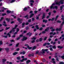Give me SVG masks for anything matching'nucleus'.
<instances>
[{"label": "nucleus", "mask_w": 64, "mask_h": 64, "mask_svg": "<svg viewBox=\"0 0 64 64\" xmlns=\"http://www.w3.org/2000/svg\"><path fill=\"white\" fill-rule=\"evenodd\" d=\"M50 35H52L53 34V35H54L56 34V33L54 32V33H53V32H51L50 33Z\"/></svg>", "instance_id": "nucleus-17"}, {"label": "nucleus", "mask_w": 64, "mask_h": 64, "mask_svg": "<svg viewBox=\"0 0 64 64\" xmlns=\"http://www.w3.org/2000/svg\"><path fill=\"white\" fill-rule=\"evenodd\" d=\"M36 29H39V28H38V25H36Z\"/></svg>", "instance_id": "nucleus-33"}, {"label": "nucleus", "mask_w": 64, "mask_h": 64, "mask_svg": "<svg viewBox=\"0 0 64 64\" xmlns=\"http://www.w3.org/2000/svg\"><path fill=\"white\" fill-rule=\"evenodd\" d=\"M64 5H62V6H61L60 8V9L61 10H62V9H63V7L64 6Z\"/></svg>", "instance_id": "nucleus-29"}, {"label": "nucleus", "mask_w": 64, "mask_h": 64, "mask_svg": "<svg viewBox=\"0 0 64 64\" xmlns=\"http://www.w3.org/2000/svg\"><path fill=\"white\" fill-rule=\"evenodd\" d=\"M19 29L18 28H17V29L16 32L14 33V35H16V34H17V32L19 31Z\"/></svg>", "instance_id": "nucleus-12"}, {"label": "nucleus", "mask_w": 64, "mask_h": 64, "mask_svg": "<svg viewBox=\"0 0 64 64\" xmlns=\"http://www.w3.org/2000/svg\"><path fill=\"white\" fill-rule=\"evenodd\" d=\"M10 28V27H8V28L6 27V30H8V29H9Z\"/></svg>", "instance_id": "nucleus-45"}, {"label": "nucleus", "mask_w": 64, "mask_h": 64, "mask_svg": "<svg viewBox=\"0 0 64 64\" xmlns=\"http://www.w3.org/2000/svg\"><path fill=\"white\" fill-rule=\"evenodd\" d=\"M3 25H4V26H7V24H6V22L5 21H4L3 22Z\"/></svg>", "instance_id": "nucleus-14"}, {"label": "nucleus", "mask_w": 64, "mask_h": 64, "mask_svg": "<svg viewBox=\"0 0 64 64\" xmlns=\"http://www.w3.org/2000/svg\"><path fill=\"white\" fill-rule=\"evenodd\" d=\"M10 41L11 42H14V41L13 40H10Z\"/></svg>", "instance_id": "nucleus-57"}, {"label": "nucleus", "mask_w": 64, "mask_h": 64, "mask_svg": "<svg viewBox=\"0 0 64 64\" xmlns=\"http://www.w3.org/2000/svg\"><path fill=\"white\" fill-rule=\"evenodd\" d=\"M55 5V4L54 3L52 4V5L50 7V8L51 9H52V8H53V9H57L58 8V7H57V6H55L54 7H53V5Z\"/></svg>", "instance_id": "nucleus-2"}, {"label": "nucleus", "mask_w": 64, "mask_h": 64, "mask_svg": "<svg viewBox=\"0 0 64 64\" xmlns=\"http://www.w3.org/2000/svg\"><path fill=\"white\" fill-rule=\"evenodd\" d=\"M17 20L18 21H19V22L21 23H22V19H20V18H18L17 19Z\"/></svg>", "instance_id": "nucleus-8"}, {"label": "nucleus", "mask_w": 64, "mask_h": 64, "mask_svg": "<svg viewBox=\"0 0 64 64\" xmlns=\"http://www.w3.org/2000/svg\"><path fill=\"white\" fill-rule=\"evenodd\" d=\"M7 35H8L9 37H10V34H9V33H8L7 34Z\"/></svg>", "instance_id": "nucleus-35"}, {"label": "nucleus", "mask_w": 64, "mask_h": 64, "mask_svg": "<svg viewBox=\"0 0 64 64\" xmlns=\"http://www.w3.org/2000/svg\"><path fill=\"white\" fill-rule=\"evenodd\" d=\"M59 17V16H56V17L55 19V20H56L58 19V18Z\"/></svg>", "instance_id": "nucleus-27"}, {"label": "nucleus", "mask_w": 64, "mask_h": 64, "mask_svg": "<svg viewBox=\"0 0 64 64\" xmlns=\"http://www.w3.org/2000/svg\"><path fill=\"white\" fill-rule=\"evenodd\" d=\"M20 53V54H25V52H21Z\"/></svg>", "instance_id": "nucleus-20"}, {"label": "nucleus", "mask_w": 64, "mask_h": 64, "mask_svg": "<svg viewBox=\"0 0 64 64\" xmlns=\"http://www.w3.org/2000/svg\"><path fill=\"white\" fill-rule=\"evenodd\" d=\"M17 26H18L17 25H16L15 26L14 28H12V30H11L9 32V33H11L12 32V31H13V32H15V29H16Z\"/></svg>", "instance_id": "nucleus-4"}, {"label": "nucleus", "mask_w": 64, "mask_h": 64, "mask_svg": "<svg viewBox=\"0 0 64 64\" xmlns=\"http://www.w3.org/2000/svg\"><path fill=\"white\" fill-rule=\"evenodd\" d=\"M54 20V18H52V19L51 20V21H53V20Z\"/></svg>", "instance_id": "nucleus-55"}, {"label": "nucleus", "mask_w": 64, "mask_h": 64, "mask_svg": "<svg viewBox=\"0 0 64 64\" xmlns=\"http://www.w3.org/2000/svg\"><path fill=\"white\" fill-rule=\"evenodd\" d=\"M30 2H32V3H34V1L33 0H30Z\"/></svg>", "instance_id": "nucleus-52"}, {"label": "nucleus", "mask_w": 64, "mask_h": 64, "mask_svg": "<svg viewBox=\"0 0 64 64\" xmlns=\"http://www.w3.org/2000/svg\"><path fill=\"white\" fill-rule=\"evenodd\" d=\"M52 47V48H53L54 49H55L56 48V46H53Z\"/></svg>", "instance_id": "nucleus-34"}, {"label": "nucleus", "mask_w": 64, "mask_h": 64, "mask_svg": "<svg viewBox=\"0 0 64 64\" xmlns=\"http://www.w3.org/2000/svg\"><path fill=\"white\" fill-rule=\"evenodd\" d=\"M3 44V42H2V41H0V45H2Z\"/></svg>", "instance_id": "nucleus-32"}, {"label": "nucleus", "mask_w": 64, "mask_h": 64, "mask_svg": "<svg viewBox=\"0 0 64 64\" xmlns=\"http://www.w3.org/2000/svg\"><path fill=\"white\" fill-rule=\"evenodd\" d=\"M42 40V38H40V39L39 40L40 41H41Z\"/></svg>", "instance_id": "nucleus-59"}, {"label": "nucleus", "mask_w": 64, "mask_h": 64, "mask_svg": "<svg viewBox=\"0 0 64 64\" xmlns=\"http://www.w3.org/2000/svg\"><path fill=\"white\" fill-rule=\"evenodd\" d=\"M27 38L26 37H24L23 38V39L22 40V41H24V40H26L27 39Z\"/></svg>", "instance_id": "nucleus-15"}, {"label": "nucleus", "mask_w": 64, "mask_h": 64, "mask_svg": "<svg viewBox=\"0 0 64 64\" xmlns=\"http://www.w3.org/2000/svg\"><path fill=\"white\" fill-rule=\"evenodd\" d=\"M34 56V54H32H32H29L28 55V56H29V57H31V56Z\"/></svg>", "instance_id": "nucleus-38"}, {"label": "nucleus", "mask_w": 64, "mask_h": 64, "mask_svg": "<svg viewBox=\"0 0 64 64\" xmlns=\"http://www.w3.org/2000/svg\"><path fill=\"white\" fill-rule=\"evenodd\" d=\"M2 19H3V17H2L1 18L0 20V21H2Z\"/></svg>", "instance_id": "nucleus-56"}, {"label": "nucleus", "mask_w": 64, "mask_h": 64, "mask_svg": "<svg viewBox=\"0 0 64 64\" xmlns=\"http://www.w3.org/2000/svg\"><path fill=\"white\" fill-rule=\"evenodd\" d=\"M2 62H3V63H4V62H6V60L5 59H3L2 60Z\"/></svg>", "instance_id": "nucleus-22"}, {"label": "nucleus", "mask_w": 64, "mask_h": 64, "mask_svg": "<svg viewBox=\"0 0 64 64\" xmlns=\"http://www.w3.org/2000/svg\"><path fill=\"white\" fill-rule=\"evenodd\" d=\"M17 54H18V52H15L13 54V55H16Z\"/></svg>", "instance_id": "nucleus-23"}, {"label": "nucleus", "mask_w": 64, "mask_h": 64, "mask_svg": "<svg viewBox=\"0 0 64 64\" xmlns=\"http://www.w3.org/2000/svg\"><path fill=\"white\" fill-rule=\"evenodd\" d=\"M5 50L6 51V52H8L9 51V48H5Z\"/></svg>", "instance_id": "nucleus-19"}, {"label": "nucleus", "mask_w": 64, "mask_h": 64, "mask_svg": "<svg viewBox=\"0 0 64 64\" xmlns=\"http://www.w3.org/2000/svg\"><path fill=\"white\" fill-rule=\"evenodd\" d=\"M23 36V34H21L20 35V36L19 37H18L16 39V40H18L20 39V37H22Z\"/></svg>", "instance_id": "nucleus-10"}, {"label": "nucleus", "mask_w": 64, "mask_h": 64, "mask_svg": "<svg viewBox=\"0 0 64 64\" xmlns=\"http://www.w3.org/2000/svg\"><path fill=\"white\" fill-rule=\"evenodd\" d=\"M26 30H28V29H29V27H28V26H27L26 27Z\"/></svg>", "instance_id": "nucleus-44"}, {"label": "nucleus", "mask_w": 64, "mask_h": 64, "mask_svg": "<svg viewBox=\"0 0 64 64\" xmlns=\"http://www.w3.org/2000/svg\"><path fill=\"white\" fill-rule=\"evenodd\" d=\"M42 27H45V25H42Z\"/></svg>", "instance_id": "nucleus-62"}, {"label": "nucleus", "mask_w": 64, "mask_h": 64, "mask_svg": "<svg viewBox=\"0 0 64 64\" xmlns=\"http://www.w3.org/2000/svg\"><path fill=\"white\" fill-rule=\"evenodd\" d=\"M51 62H52V63H54V64H55V63H56V62L55 61H54L53 62L52 61Z\"/></svg>", "instance_id": "nucleus-51"}, {"label": "nucleus", "mask_w": 64, "mask_h": 64, "mask_svg": "<svg viewBox=\"0 0 64 64\" xmlns=\"http://www.w3.org/2000/svg\"><path fill=\"white\" fill-rule=\"evenodd\" d=\"M25 18H26V19H28V15H27L26 16H24Z\"/></svg>", "instance_id": "nucleus-41"}, {"label": "nucleus", "mask_w": 64, "mask_h": 64, "mask_svg": "<svg viewBox=\"0 0 64 64\" xmlns=\"http://www.w3.org/2000/svg\"><path fill=\"white\" fill-rule=\"evenodd\" d=\"M6 15V14H2V16H4V15Z\"/></svg>", "instance_id": "nucleus-63"}, {"label": "nucleus", "mask_w": 64, "mask_h": 64, "mask_svg": "<svg viewBox=\"0 0 64 64\" xmlns=\"http://www.w3.org/2000/svg\"><path fill=\"white\" fill-rule=\"evenodd\" d=\"M24 11H26V10H27V8H25L24 9Z\"/></svg>", "instance_id": "nucleus-40"}, {"label": "nucleus", "mask_w": 64, "mask_h": 64, "mask_svg": "<svg viewBox=\"0 0 64 64\" xmlns=\"http://www.w3.org/2000/svg\"><path fill=\"white\" fill-rule=\"evenodd\" d=\"M32 39L33 40H35V39H36V38L35 37H33V38H32Z\"/></svg>", "instance_id": "nucleus-43"}, {"label": "nucleus", "mask_w": 64, "mask_h": 64, "mask_svg": "<svg viewBox=\"0 0 64 64\" xmlns=\"http://www.w3.org/2000/svg\"><path fill=\"white\" fill-rule=\"evenodd\" d=\"M61 58L63 59H64V56H61Z\"/></svg>", "instance_id": "nucleus-48"}, {"label": "nucleus", "mask_w": 64, "mask_h": 64, "mask_svg": "<svg viewBox=\"0 0 64 64\" xmlns=\"http://www.w3.org/2000/svg\"><path fill=\"white\" fill-rule=\"evenodd\" d=\"M48 50V49H42V52H41L42 54H44L45 53V51H47Z\"/></svg>", "instance_id": "nucleus-6"}, {"label": "nucleus", "mask_w": 64, "mask_h": 64, "mask_svg": "<svg viewBox=\"0 0 64 64\" xmlns=\"http://www.w3.org/2000/svg\"><path fill=\"white\" fill-rule=\"evenodd\" d=\"M32 35V33L29 32L27 34V35H28L29 36H31Z\"/></svg>", "instance_id": "nucleus-13"}, {"label": "nucleus", "mask_w": 64, "mask_h": 64, "mask_svg": "<svg viewBox=\"0 0 64 64\" xmlns=\"http://www.w3.org/2000/svg\"><path fill=\"white\" fill-rule=\"evenodd\" d=\"M45 14L44 13L42 16V19H44V18H45Z\"/></svg>", "instance_id": "nucleus-16"}, {"label": "nucleus", "mask_w": 64, "mask_h": 64, "mask_svg": "<svg viewBox=\"0 0 64 64\" xmlns=\"http://www.w3.org/2000/svg\"><path fill=\"white\" fill-rule=\"evenodd\" d=\"M50 51H53V49H52V48H50Z\"/></svg>", "instance_id": "nucleus-47"}, {"label": "nucleus", "mask_w": 64, "mask_h": 64, "mask_svg": "<svg viewBox=\"0 0 64 64\" xmlns=\"http://www.w3.org/2000/svg\"><path fill=\"white\" fill-rule=\"evenodd\" d=\"M17 59L18 60H20V57L19 56L17 58Z\"/></svg>", "instance_id": "nucleus-31"}, {"label": "nucleus", "mask_w": 64, "mask_h": 64, "mask_svg": "<svg viewBox=\"0 0 64 64\" xmlns=\"http://www.w3.org/2000/svg\"><path fill=\"white\" fill-rule=\"evenodd\" d=\"M6 20L8 21V22H9L10 20V18H6Z\"/></svg>", "instance_id": "nucleus-28"}, {"label": "nucleus", "mask_w": 64, "mask_h": 64, "mask_svg": "<svg viewBox=\"0 0 64 64\" xmlns=\"http://www.w3.org/2000/svg\"><path fill=\"white\" fill-rule=\"evenodd\" d=\"M37 12H38V11L37 10L34 11V13H37Z\"/></svg>", "instance_id": "nucleus-61"}, {"label": "nucleus", "mask_w": 64, "mask_h": 64, "mask_svg": "<svg viewBox=\"0 0 64 64\" xmlns=\"http://www.w3.org/2000/svg\"><path fill=\"white\" fill-rule=\"evenodd\" d=\"M28 22H31V20L30 19L28 20Z\"/></svg>", "instance_id": "nucleus-42"}, {"label": "nucleus", "mask_w": 64, "mask_h": 64, "mask_svg": "<svg viewBox=\"0 0 64 64\" xmlns=\"http://www.w3.org/2000/svg\"><path fill=\"white\" fill-rule=\"evenodd\" d=\"M53 12L54 13H56V10H54Z\"/></svg>", "instance_id": "nucleus-64"}, {"label": "nucleus", "mask_w": 64, "mask_h": 64, "mask_svg": "<svg viewBox=\"0 0 64 64\" xmlns=\"http://www.w3.org/2000/svg\"><path fill=\"white\" fill-rule=\"evenodd\" d=\"M49 29H50V28L49 27L47 28L45 30V31H44L42 32V34H44V33H46V31H48V30H49Z\"/></svg>", "instance_id": "nucleus-5"}, {"label": "nucleus", "mask_w": 64, "mask_h": 64, "mask_svg": "<svg viewBox=\"0 0 64 64\" xmlns=\"http://www.w3.org/2000/svg\"><path fill=\"white\" fill-rule=\"evenodd\" d=\"M61 38H62V41H63V40H64V34H62V37H60L59 39H61Z\"/></svg>", "instance_id": "nucleus-11"}, {"label": "nucleus", "mask_w": 64, "mask_h": 64, "mask_svg": "<svg viewBox=\"0 0 64 64\" xmlns=\"http://www.w3.org/2000/svg\"><path fill=\"white\" fill-rule=\"evenodd\" d=\"M43 29V28L41 27L40 29V30H42Z\"/></svg>", "instance_id": "nucleus-58"}, {"label": "nucleus", "mask_w": 64, "mask_h": 64, "mask_svg": "<svg viewBox=\"0 0 64 64\" xmlns=\"http://www.w3.org/2000/svg\"><path fill=\"white\" fill-rule=\"evenodd\" d=\"M47 38V37H46L44 38V40H46V39Z\"/></svg>", "instance_id": "nucleus-49"}, {"label": "nucleus", "mask_w": 64, "mask_h": 64, "mask_svg": "<svg viewBox=\"0 0 64 64\" xmlns=\"http://www.w3.org/2000/svg\"><path fill=\"white\" fill-rule=\"evenodd\" d=\"M46 45H47V43H46L43 44V46H46Z\"/></svg>", "instance_id": "nucleus-54"}, {"label": "nucleus", "mask_w": 64, "mask_h": 64, "mask_svg": "<svg viewBox=\"0 0 64 64\" xmlns=\"http://www.w3.org/2000/svg\"><path fill=\"white\" fill-rule=\"evenodd\" d=\"M24 25H25V23L24 22L22 24V28H23V27H24Z\"/></svg>", "instance_id": "nucleus-30"}, {"label": "nucleus", "mask_w": 64, "mask_h": 64, "mask_svg": "<svg viewBox=\"0 0 64 64\" xmlns=\"http://www.w3.org/2000/svg\"><path fill=\"white\" fill-rule=\"evenodd\" d=\"M27 60V58H24L22 59V60H20V62H23L24 61H26V60Z\"/></svg>", "instance_id": "nucleus-9"}, {"label": "nucleus", "mask_w": 64, "mask_h": 64, "mask_svg": "<svg viewBox=\"0 0 64 64\" xmlns=\"http://www.w3.org/2000/svg\"><path fill=\"white\" fill-rule=\"evenodd\" d=\"M15 1V0H12L11 3H13V2H14Z\"/></svg>", "instance_id": "nucleus-50"}, {"label": "nucleus", "mask_w": 64, "mask_h": 64, "mask_svg": "<svg viewBox=\"0 0 64 64\" xmlns=\"http://www.w3.org/2000/svg\"><path fill=\"white\" fill-rule=\"evenodd\" d=\"M51 30L52 32H53V31H55V29H52V30Z\"/></svg>", "instance_id": "nucleus-53"}, {"label": "nucleus", "mask_w": 64, "mask_h": 64, "mask_svg": "<svg viewBox=\"0 0 64 64\" xmlns=\"http://www.w3.org/2000/svg\"><path fill=\"white\" fill-rule=\"evenodd\" d=\"M61 22L59 20H58L57 22L58 23H61Z\"/></svg>", "instance_id": "nucleus-60"}, {"label": "nucleus", "mask_w": 64, "mask_h": 64, "mask_svg": "<svg viewBox=\"0 0 64 64\" xmlns=\"http://www.w3.org/2000/svg\"><path fill=\"white\" fill-rule=\"evenodd\" d=\"M47 20H43V22H45V23H47Z\"/></svg>", "instance_id": "nucleus-24"}, {"label": "nucleus", "mask_w": 64, "mask_h": 64, "mask_svg": "<svg viewBox=\"0 0 64 64\" xmlns=\"http://www.w3.org/2000/svg\"><path fill=\"white\" fill-rule=\"evenodd\" d=\"M34 14H31L30 15V18H31V17H32L33 16V15H34Z\"/></svg>", "instance_id": "nucleus-25"}, {"label": "nucleus", "mask_w": 64, "mask_h": 64, "mask_svg": "<svg viewBox=\"0 0 64 64\" xmlns=\"http://www.w3.org/2000/svg\"><path fill=\"white\" fill-rule=\"evenodd\" d=\"M58 48H60V49H62L63 48V47L60 46H58Z\"/></svg>", "instance_id": "nucleus-26"}, {"label": "nucleus", "mask_w": 64, "mask_h": 64, "mask_svg": "<svg viewBox=\"0 0 64 64\" xmlns=\"http://www.w3.org/2000/svg\"><path fill=\"white\" fill-rule=\"evenodd\" d=\"M42 61L43 62H45L46 61L45 60L44 58L42 59Z\"/></svg>", "instance_id": "nucleus-39"}, {"label": "nucleus", "mask_w": 64, "mask_h": 64, "mask_svg": "<svg viewBox=\"0 0 64 64\" xmlns=\"http://www.w3.org/2000/svg\"><path fill=\"white\" fill-rule=\"evenodd\" d=\"M31 62V61L30 60H28L26 62V63H30Z\"/></svg>", "instance_id": "nucleus-21"}, {"label": "nucleus", "mask_w": 64, "mask_h": 64, "mask_svg": "<svg viewBox=\"0 0 64 64\" xmlns=\"http://www.w3.org/2000/svg\"><path fill=\"white\" fill-rule=\"evenodd\" d=\"M25 46H27V48H28V49H29V50H30L32 49V48L31 47H30L29 46H28V45L27 44H25Z\"/></svg>", "instance_id": "nucleus-7"}, {"label": "nucleus", "mask_w": 64, "mask_h": 64, "mask_svg": "<svg viewBox=\"0 0 64 64\" xmlns=\"http://www.w3.org/2000/svg\"><path fill=\"white\" fill-rule=\"evenodd\" d=\"M60 64H64V63L63 62H60Z\"/></svg>", "instance_id": "nucleus-46"}, {"label": "nucleus", "mask_w": 64, "mask_h": 64, "mask_svg": "<svg viewBox=\"0 0 64 64\" xmlns=\"http://www.w3.org/2000/svg\"><path fill=\"white\" fill-rule=\"evenodd\" d=\"M11 12L9 10H8L7 11V13H9Z\"/></svg>", "instance_id": "nucleus-36"}, {"label": "nucleus", "mask_w": 64, "mask_h": 64, "mask_svg": "<svg viewBox=\"0 0 64 64\" xmlns=\"http://www.w3.org/2000/svg\"><path fill=\"white\" fill-rule=\"evenodd\" d=\"M64 24V21L62 22V24H61V26H60V28H57L56 29V31H61V28H62V26H63V25Z\"/></svg>", "instance_id": "nucleus-1"}, {"label": "nucleus", "mask_w": 64, "mask_h": 64, "mask_svg": "<svg viewBox=\"0 0 64 64\" xmlns=\"http://www.w3.org/2000/svg\"><path fill=\"white\" fill-rule=\"evenodd\" d=\"M63 0H61L60 2H56V5H60V4H63Z\"/></svg>", "instance_id": "nucleus-3"}, {"label": "nucleus", "mask_w": 64, "mask_h": 64, "mask_svg": "<svg viewBox=\"0 0 64 64\" xmlns=\"http://www.w3.org/2000/svg\"><path fill=\"white\" fill-rule=\"evenodd\" d=\"M36 47L35 46H34V47L32 48L33 50H34V49H36Z\"/></svg>", "instance_id": "nucleus-37"}, {"label": "nucleus", "mask_w": 64, "mask_h": 64, "mask_svg": "<svg viewBox=\"0 0 64 64\" xmlns=\"http://www.w3.org/2000/svg\"><path fill=\"white\" fill-rule=\"evenodd\" d=\"M62 17V19L63 21H64V16L63 15H62L61 16Z\"/></svg>", "instance_id": "nucleus-18"}]
</instances>
